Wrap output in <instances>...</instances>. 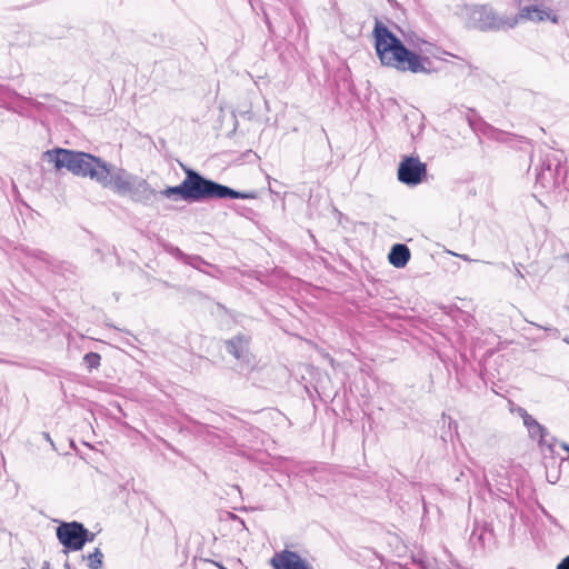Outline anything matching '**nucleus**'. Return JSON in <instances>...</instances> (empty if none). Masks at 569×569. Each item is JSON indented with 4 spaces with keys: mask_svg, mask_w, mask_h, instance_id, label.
Returning a JSON list of instances; mask_svg holds the SVG:
<instances>
[{
    "mask_svg": "<svg viewBox=\"0 0 569 569\" xmlns=\"http://www.w3.org/2000/svg\"><path fill=\"white\" fill-rule=\"evenodd\" d=\"M388 259L393 267L403 268L410 259V250L406 244L397 243L392 246Z\"/></svg>",
    "mask_w": 569,
    "mask_h": 569,
    "instance_id": "nucleus-11",
    "label": "nucleus"
},
{
    "mask_svg": "<svg viewBox=\"0 0 569 569\" xmlns=\"http://www.w3.org/2000/svg\"><path fill=\"white\" fill-rule=\"evenodd\" d=\"M33 257L43 261V262H49V254H47L46 252L43 251H33Z\"/></svg>",
    "mask_w": 569,
    "mask_h": 569,
    "instance_id": "nucleus-17",
    "label": "nucleus"
},
{
    "mask_svg": "<svg viewBox=\"0 0 569 569\" xmlns=\"http://www.w3.org/2000/svg\"><path fill=\"white\" fill-rule=\"evenodd\" d=\"M427 168L418 158L405 157L398 168V179L405 184L416 186L426 176Z\"/></svg>",
    "mask_w": 569,
    "mask_h": 569,
    "instance_id": "nucleus-8",
    "label": "nucleus"
},
{
    "mask_svg": "<svg viewBox=\"0 0 569 569\" xmlns=\"http://www.w3.org/2000/svg\"><path fill=\"white\" fill-rule=\"evenodd\" d=\"M103 553L99 548H96L92 553L88 556V567L91 569H99L102 566Z\"/></svg>",
    "mask_w": 569,
    "mask_h": 569,
    "instance_id": "nucleus-14",
    "label": "nucleus"
},
{
    "mask_svg": "<svg viewBox=\"0 0 569 569\" xmlns=\"http://www.w3.org/2000/svg\"><path fill=\"white\" fill-rule=\"evenodd\" d=\"M517 412L522 418L525 427H542L525 409L518 408Z\"/></svg>",
    "mask_w": 569,
    "mask_h": 569,
    "instance_id": "nucleus-15",
    "label": "nucleus"
},
{
    "mask_svg": "<svg viewBox=\"0 0 569 569\" xmlns=\"http://www.w3.org/2000/svg\"><path fill=\"white\" fill-rule=\"evenodd\" d=\"M411 568L408 569H429L430 560L423 551H418L411 556Z\"/></svg>",
    "mask_w": 569,
    "mask_h": 569,
    "instance_id": "nucleus-13",
    "label": "nucleus"
},
{
    "mask_svg": "<svg viewBox=\"0 0 569 569\" xmlns=\"http://www.w3.org/2000/svg\"><path fill=\"white\" fill-rule=\"evenodd\" d=\"M516 274L520 278H523V274L521 273V271L519 269L516 270Z\"/></svg>",
    "mask_w": 569,
    "mask_h": 569,
    "instance_id": "nucleus-21",
    "label": "nucleus"
},
{
    "mask_svg": "<svg viewBox=\"0 0 569 569\" xmlns=\"http://www.w3.org/2000/svg\"><path fill=\"white\" fill-rule=\"evenodd\" d=\"M84 363L88 368L93 369L100 365V356L96 352H89L83 357Z\"/></svg>",
    "mask_w": 569,
    "mask_h": 569,
    "instance_id": "nucleus-16",
    "label": "nucleus"
},
{
    "mask_svg": "<svg viewBox=\"0 0 569 569\" xmlns=\"http://www.w3.org/2000/svg\"><path fill=\"white\" fill-rule=\"evenodd\" d=\"M562 160L561 152L550 149L540 156V166L536 168V180L541 187L552 188L558 183Z\"/></svg>",
    "mask_w": 569,
    "mask_h": 569,
    "instance_id": "nucleus-5",
    "label": "nucleus"
},
{
    "mask_svg": "<svg viewBox=\"0 0 569 569\" xmlns=\"http://www.w3.org/2000/svg\"><path fill=\"white\" fill-rule=\"evenodd\" d=\"M48 162L53 163L57 170L66 168L76 176L89 177L102 187L107 182L111 167L101 159L86 152L57 148L44 152Z\"/></svg>",
    "mask_w": 569,
    "mask_h": 569,
    "instance_id": "nucleus-3",
    "label": "nucleus"
},
{
    "mask_svg": "<svg viewBox=\"0 0 569 569\" xmlns=\"http://www.w3.org/2000/svg\"><path fill=\"white\" fill-rule=\"evenodd\" d=\"M459 258H461L462 260L467 261V262H470L472 261L471 258H469L467 254H457Z\"/></svg>",
    "mask_w": 569,
    "mask_h": 569,
    "instance_id": "nucleus-20",
    "label": "nucleus"
},
{
    "mask_svg": "<svg viewBox=\"0 0 569 569\" xmlns=\"http://www.w3.org/2000/svg\"><path fill=\"white\" fill-rule=\"evenodd\" d=\"M468 23L481 31L496 30L502 26L495 11L487 6H473L469 12Z\"/></svg>",
    "mask_w": 569,
    "mask_h": 569,
    "instance_id": "nucleus-7",
    "label": "nucleus"
},
{
    "mask_svg": "<svg viewBox=\"0 0 569 569\" xmlns=\"http://www.w3.org/2000/svg\"><path fill=\"white\" fill-rule=\"evenodd\" d=\"M83 535L84 526L77 521L62 522L57 528V538L67 550H81L84 546Z\"/></svg>",
    "mask_w": 569,
    "mask_h": 569,
    "instance_id": "nucleus-6",
    "label": "nucleus"
},
{
    "mask_svg": "<svg viewBox=\"0 0 569 569\" xmlns=\"http://www.w3.org/2000/svg\"><path fill=\"white\" fill-rule=\"evenodd\" d=\"M557 569H569V556H567L557 567Z\"/></svg>",
    "mask_w": 569,
    "mask_h": 569,
    "instance_id": "nucleus-19",
    "label": "nucleus"
},
{
    "mask_svg": "<svg viewBox=\"0 0 569 569\" xmlns=\"http://www.w3.org/2000/svg\"><path fill=\"white\" fill-rule=\"evenodd\" d=\"M163 197L172 199L180 196L186 201H201L207 199H256L257 192H240L216 181L206 179L194 170L187 169L186 178L174 187H168L160 192Z\"/></svg>",
    "mask_w": 569,
    "mask_h": 569,
    "instance_id": "nucleus-2",
    "label": "nucleus"
},
{
    "mask_svg": "<svg viewBox=\"0 0 569 569\" xmlns=\"http://www.w3.org/2000/svg\"><path fill=\"white\" fill-rule=\"evenodd\" d=\"M227 350L231 353L236 359L244 361L247 363L250 362L249 351H248V340L243 337H236L227 342Z\"/></svg>",
    "mask_w": 569,
    "mask_h": 569,
    "instance_id": "nucleus-10",
    "label": "nucleus"
},
{
    "mask_svg": "<svg viewBox=\"0 0 569 569\" xmlns=\"http://www.w3.org/2000/svg\"><path fill=\"white\" fill-rule=\"evenodd\" d=\"M94 537H96V535H94V533L90 532L88 529H86V528H84V535H83L84 545H86L87 542H91V541H93V540H94Z\"/></svg>",
    "mask_w": 569,
    "mask_h": 569,
    "instance_id": "nucleus-18",
    "label": "nucleus"
},
{
    "mask_svg": "<svg viewBox=\"0 0 569 569\" xmlns=\"http://www.w3.org/2000/svg\"><path fill=\"white\" fill-rule=\"evenodd\" d=\"M104 188H110L116 193L128 197L134 202L149 204L157 196V191L146 179L124 169L111 167Z\"/></svg>",
    "mask_w": 569,
    "mask_h": 569,
    "instance_id": "nucleus-4",
    "label": "nucleus"
},
{
    "mask_svg": "<svg viewBox=\"0 0 569 569\" xmlns=\"http://www.w3.org/2000/svg\"><path fill=\"white\" fill-rule=\"evenodd\" d=\"M530 436L538 440L539 448L545 456L553 453L557 439L551 437L546 429H535Z\"/></svg>",
    "mask_w": 569,
    "mask_h": 569,
    "instance_id": "nucleus-12",
    "label": "nucleus"
},
{
    "mask_svg": "<svg viewBox=\"0 0 569 569\" xmlns=\"http://www.w3.org/2000/svg\"><path fill=\"white\" fill-rule=\"evenodd\" d=\"M517 18L519 20H529L535 22L550 20L553 23H558V16L550 8L541 4L521 7Z\"/></svg>",
    "mask_w": 569,
    "mask_h": 569,
    "instance_id": "nucleus-9",
    "label": "nucleus"
},
{
    "mask_svg": "<svg viewBox=\"0 0 569 569\" xmlns=\"http://www.w3.org/2000/svg\"><path fill=\"white\" fill-rule=\"evenodd\" d=\"M373 36L376 51L383 66L402 72H430V60L407 49L400 39L381 22H376Z\"/></svg>",
    "mask_w": 569,
    "mask_h": 569,
    "instance_id": "nucleus-1",
    "label": "nucleus"
}]
</instances>
